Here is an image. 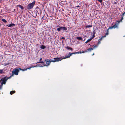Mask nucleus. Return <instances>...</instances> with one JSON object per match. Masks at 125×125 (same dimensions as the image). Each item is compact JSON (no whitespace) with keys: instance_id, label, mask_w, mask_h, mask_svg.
Returning a JSON list of instances; mask_svg holds the SVG:
<instances>
[{"instance_id":"obj_15","label":"nucleus","mask_w":125,"mask_h":125,"mask_svg":"<svg viewBox=\"0 0 125 125\" xmlns=\"http://www.w3.org/2000/svg\"><path fill=\"white\" fill-rule=\"evenodd\" d=\"M76 39L78 40L82 41L83 39V38L81 37H77Z\"/></svg>"},{"instance_id":"obj_3","label":"nucleus","mask_w":125,"mask_h":125,"mask_svg":"<svg viewBox=\"0 0 125 125\" xmlns=\"http://www.w3.org/2000/svg\"><path fill=\"white\" fill-rule=\"evenodd\" d=\"M19 68H15L13 69V70L12 71V75L10 76L11 78L13 76L14 74L17 75L18 74V73L20 70H19Z\"/></svg>"},{"instance_id":"obj_5","label":"nucleus","mask_w":125,"mask_h":125,"mask_svg":"<svg viewBox=\"0 0 125 125\" xmlns=\"http://www.w3.org/2000/svg\"><path fill=\"white\" fill-rule=\"evenodd\" d=\"M78 53H79V52H75L74 53L69 52V54L68 55H65L64 57L62 58V59H65L66 58H69L73 54H78Z\"/></svg>"},{"instance_id":"obj_35","label":"nucleus","mask_w":125,"mask_h":125,"mask_svg":"<svg viewBox=\"0 0 125 125\" xmlns=\"http://www.w3.org/2000/svg\"><path fill=\"white\" fill-rule=\"evenodd\" d=\"M61 39H62L64 40L65 39V38L64 37H62L61 38Z\"/></svg>"},{"instance_id":"obj_39","label":"nucleus","mask_w":125,"mask_h":125,"mask_svg":"<svg viewBox=\"0 0 125 125\" xmlns=\"http://www.w3.org/2000/svg\"><path fill=\"white\" fill-rule=\"evenodd\" d=\"M109 29H108V28L107 30V32H109Z\"/></svg>"},{"instance_id":"obj_7","label":"nucleus","mask_w":125,"mask_h":125,"mask_svg":"<svg viewBox=\"0 0 125 125\" xmlns=\"http://www.w3.org/2000/svg\"><path fill=\"white\" fill-rule=\"evenodd\" d=\"M36 10L38 14L39 13L40 14L42 13V11L39 8L38 6H37L36 8Z\"/></svg>"},{"instance_id":"obj_4","label":"nucleus","mask_w":125,"mask_h":125,"mask_svg":"<svg viewBox=\"0 0 125 125\" xmlns=\"http://www.w3.org/2000/svg\"><path fill=\"white\" fill-rule=\"evenodd\" d=\"M35 1H33L31 3L29 4L26 6V8L28 10H30L32 9L35 5Z\"/></svg>"},{"instance_id":"obj_24","label":"nucleus","mask_w":125,"mask_h":125,"mask_svg":"<svg viewBox=\"0 0 125 125\" xmlns=\"http://www.w3.org/2000/svg\"><path fill=\"white\" fill-rule=\"evenodd\" d=\"M49 62H50V63L51 62H55L54 60L52 59H50L49 60Z\"/></svg>"},{"instance_id":"obj_43","label":"nucleus","mask_w":125,"mask_h":125,"mask_svg":"<svg viewBox=\"0 0 125 125\" xmlns=\"http://www.w3.org/2000/svg\"><path fill=\"white\" fill-rule=\"evenodd\" d=\"M14 11H15V9H14Z\"/></svg>"},{"instance_id":"obj_37","label":"nucleus","mask_w":125,"mask_h":125,"mask_svg":"<svg viewBox=\"0 0 125 125\" xmlns=\"http://www.w3.org/2000/svg\"><path fill=\"white\" fill-rule=\"evenodd\" d=\"M76 7H77V8H79H79H80V6H79V5H78V6H76Z\"/></svg>"},{"instance_id":"obj_33","label":"nucleus","mask_w":125,"mask_h":125,"mask_svg":"<svg viewBox=\"0 0 125 125\" xmlns=\"http://www.w3.org/2000/svg\"><path fill=\"white\" fill-rule=\"evenodd\" d=\"M98 1L101 3L103 1V0H98Z\"/></svg>"},{"instance_id":"obj_6","label":"nucleus","mask_w":125,"mask_h":125,"mask_svg":"<svg viewBox=\"0 0 125 125\" xmlns=\"http://www.w3.org/2000/svg\"><path fill=\"white\" fill-rule=\"evenodd\" d=\"M121 21H120V20L119 21H116V22L115 24L113 26H114V28L115 29L116 28H118V25L119 22Z\"/></svg>"},{"instance_id":"obj_19","label":"nucleus","mask_w":125,"mask_h":125,"mask_svg":"<svg viewBox=\"0 0 125 125\" xmlns=\"http://www.w3.org/2000/svg\"><path fill=\"white\" fill-rule=\"evenodd\" d=\"M19 70H21L23 71L27 70V69H28L27 68L26 69L24 68V69H22L21 68H19Z\"/></svg>"},{"instance_id":"obj_27","label":"nucleus","mask_w":125,"mask_h":125,"mask_svg":"<svg viewBox=\"0 0 125 125\" xmlns=\"http://www.w3.org/2000/svg\"><path fill=\"white\" fill-rule=\"evenodd\" d=\"M87 51L86 50H85V51H83L82 52H79V53H84L85 52H87Z\"/></svg>"},{"instance_id":"obj_38","label":"nucleus","mask_w":125,"mask_h":125,"mask_svg":"<svg viewBox=\"0 0 125 125\" xmlns=\"http://www.w3.org/2000/svg\"><path fill=\"white\" fill-rule=\"evenodd\" d=\"M42 60V58H41L40 59V62H41V61Z\"/></svg>"},{"instance_id":"obj_25","label":"nucleus","mask_w":125,"mask_h":125,"mask_svg":"<svg viewBox=\"0 0 125 125\" xmlns=\"http://www.w3.org/2000/svg\"><path fill=\"white\" fill-rule=\"evenodd\" d=\"M113 28H114V26H110V27H109V28H108V29H112Z\"/></svg>"},{"instance_id":"obj_11","label":"nucleus","mask_w":125,"mask_h":125,"mask_svg":"<svg viewBox=\"0 0 125 125\" xmlns=\"http://www.w3.org/2000/svg\"><path fill=\"white\" fill-rule=\"evenodd\" d=\"M125 12H124L123 14H122L121 15V19L120 20V21H122V20H123V17H124V16L125 15Z\"/></svg>"},{"instance_id":"obj_36","label":"nucleus","mask_w":125,"mask_h":125,"mask_svg":"<svg viewBox=\"0 0 125 125\" xmlns=\"http://www.w3.org/2000/svg\"><path fill=\"white\" fill-rule=\"evenodd\" d=\"M97 45H95L94 46V48L97 47Z\"/></svg>"},{"instance_id":"obj_30","label":"nucleus","mask_w":125,"mask_h":125,"mask_svg":"<svg viewBox=\"0 0 125 125\" xmlns=\"http://www.w3.org/2000/svg\"><path fill=\"white\" fill-rule=\"evenodd\" d=\"M2 86L3 85H2L1 84L0 85V90L2 89Z\"/></svg>"},{"instance_id":"obj_10","label":"nucleus","mask_w":125,"mask_h":125,"mask_svg":"<svg viewBox=\"0 0 125 125\" xmlns=\"http://www.w3.org/2000/svg\"><path fill=\"white\" fill-rule=\"evenodd\" d=\"M61 30L64 31V30L66 31L67 30V28L66 27H60Z\"/></svg>"},{"instance_id":"obj_21","label":"nucleus","mask_w":125,"mask_h":125,"mask_svg":"<svg viewBox=\"0 0 125 125\" xmlns=\"http://www.w3.org/2000/svg\"><path fill=\"white\" fill-rule=\"evenodd\" d=\"M2 21H3L5 23H6L7 22V21H6V20L4 19H2Z\"/></svg>"},{"instance_id":"obj_13","label":"nucleus","mask_w":125,"mask_h":125,"mask_svg":"<svg viewBox=\"0 0 125 125\" xmlns=\"http://www.w3.org/2000/svg\"><path fill=\"white\" fill-rule=\"evenodd\" d=\"M16 6L19 7L22 10H23L24 9V7L21 5H18Z\"/></svg>"},{"instance_id":"obj_9","label":"nucleus","mask_w":125,"mask_h":125,"mask_svg":"<svg viewBox=\"0 0 125 125\" xmlns=\"http://www.w3.org/2000/svg\"><path fill=\"white\" fill-rule=\"evenodd\" d=\"M54 60L55 62L61 61L62 60V59L61 58L56 57L54 58Z\"/></svg>"},{"instance_id":"obj_34","label":"nucleus","mask_w":125,"mask_h":125,"mask_svg":"<svg viewBox=\"0 0 125 125\" xmlns=\"http://www.w3.org/2000/svg\"><path fill=\"white\" fill-rule=\"evenodd\" d=\"M101 43V42H100V41H99L97 43V44L98 45L99 44H100Z\"/></svg>"},{"instance_id":"obj_23","label":"nucleus","mask_w":125,"mask_h":125,"mask_svg":"<svg viewBox=\"0 0 125 125\" xmlns=\"http://www.w3.org/2000/svg\"><path fill=\"white\" fill-rule=\"evenodd\" d=\"M92 26V25H86L85 26V27L86 28L91 27Z\"/></svg>"},{"instance_id":"obj_26","label":"nucleus","mask_w":125,"mask_h":125,"mask_svg":"<svg viewBox=\"0 0 125 125\" xmlns=\"http://www.w3.org/2000/svg\"><path fill=\"white\" fill-rule=\"evenodd\" d=\"M96 33L95 30H94L93 31V34L95 35Z\"/></svg>"},{"instance_id":"obj_18","label":"nucleus","mask_w":125,"mask_h":125,"mask_svg":"<svg viewBox=\"0 0 125 125\" xmlns=\"http://www.w3.org/2000/svg\"><path fill=\"white\" fill-rule=\"evenodd\" d=\"M19 70H21L23 71L27 70V69H28L27 68L26 69L24 68V69H22L21 68H19Z\"/></svg>"},{"instance_id":"obj_41","label":"nucleus","mask_w":125,"mask_h":125,"mask_svg":"<svg viewBox=\"0 0 125 125\" xmlns=\"http://www.w3.org/2000/svg\"><path fill=\"white\" fill-rule=\"evenodd\" d=\"M98 6H99L100 7V5H98Z\"/></svg>"},{"instance_id":"obj_12","label":"nucleus","mask_w":125,"mask_h":125,"mask_svg":"<svg viewBox=\"0 0 125 125\" xmlns=\"http://www.w3.org/2000/svg\"><path fill=\"white\" fill-rule=\"evenodd\" d=\"M46 48L45 46L43 45H41L40 46V48L42 49H44Z\"/></svg>"},{"instance_id":"obj_8","label":"nucleus","mask_w":125,"mask_h":125,"mask_svg":"<svg viewBox=\"0 0 125 125\" xmlns=\"http://www.w3.org/2000/svg\"><path fill=\"white\" fill-rule=\"evenodd\" d=\"M6 26L9 27H11L12 29H14V28L13 27L15 26V25L14 23H11L9 25H7Z\"/></svg>"},{"instance_id":"obj_31","label":"nucleus","mask_w":125,"mask_h":125,"mask_svg":"<svg viewBox=\"0 0 125 125\" xmlns=\"http://www.w3.org/2000/svg\"><path fill=\"white\" fill-rule=\"evenodd\" d=\"M61 30V27H60L59 28H58L57 29V30L58 31H60Z\"/></svg>"},{"instance_id":"obj_22","label":"nucleus","mask_w":125,"mask_h":125,"mask_svg":"<svg viewBox=\"0 0 125 125\" xmlns=\"http://www.w3.org/2000/svg\"><path fill=\"white\" fill-rule=\"evenodd\" d=\"M93 48H89L87 50V51H91L93 50Z\"/></svg>"},{"instance_id":"obj_16","label":"nucleus","mask_w":125,"mask_h":125,"mask_svg":"<svg viewBox=\"0 0 125 125\" xmlns=\"http://www.w3.org/2000/svg\"><path fill=\"white\" fill-rule=\"evenodd\" d=\"M15 93V91H10V94L11 95H12L14 93Z\"/></svg>"},{"instance_id":"obj_2","label":"nucleus","mask_w":125,"mask_h":125,"mask_svg":"<svg viewBox=\"0 0 125 125\" xmlns=\"http://www.w3.org/2000/svg\"><path fill=\"white\" fill-rule=\"evenodd\" d=\"M46 62V64L44 65L43 66H41L42 67H43L44 66H49L50 63V62H49V59H47V60H45L44 61V62L42 61V62H37L36 63L37 64V63H44Z\"/></svg>"},{"instance_id":"obj_40","label":"nucleus","mask_w":125,"mask_h":125,"mask_svg":"<svg viewBox=\"0 0 125 125\" xmlns=\"http://www.w3.org/2000/svg\"><path fill=\"white\" fill-rule=\"evenodd\" d=\"M9 64V63H7V64H6L5 65H8Z\"/></svg>"},{"instance_id":"obj_42","label":"nucleus","mask_w":125,"mask_h":125,"mask_svg":"<svg viewBox=\"0 0 125 125\" xmlns=\"http://www.w3.org/2000/svg\"><path fill=\"white\" fill-rule=\"evenodd\" d=\"M94 53H93V54L92 55H94Z\"/></svg>"},{"instance_id":"obj_1","label":"nucleus","mask_w":125,"mask_h":125,"mask_svg":"<svg viewBox=\"0 0 125 125\" xmlns=\"http://www.w3.org/2000/svg\"><path fill=\"white\" fill-rule=\"evenodd\" d=\"M10 78V77H7L6 76L3 77L0 80V82L2 85L3 84H5L7 80Z\"/></svg>"},{"instance_id":"obj_32","label":"nucleus","mask_w":125,"mask_h":125,"mask_svg":"<svg viewBox=\"0 0 125 125\" xmlns=\"http://www.w3.org/2000/svg\"><path fill=\"white\" fill-rule=\"evenodd\" d=\"M3 72L2 70L0 69V74L2 73Z\"/></svg>"},{"instance_id":"obj_29","label":"nucleus","mask_w":125,"mask_h":125,"mask_svg":"<svg viewBox=\"0 0 125 125\" xmlns=\"http://www.w3.org/2000/svg\"><path fill=\"white\" fill-rule=\"evenodd\" d=\"M35 67V66H31V67H29V68H27V69H30L31 68H32V67Z\"/></svg>"},{"instance_id":"obj_20","label":"nucleus","mask_w":125,"mask_h":125,"mask_svg":"<svg viewBox=\"0 0 125 125\" xmlns=\"http://www.w3.org/2000/svg\"><path fill=\"white\" fill-rule=\"evenodd\" d=\"M108 34V32H107L105 34V35L104 37H102L99 40H101L102 39V37H106V36Z\"/></svg>"},{"instance_id":"obj_14","label":"nucleus","mask_w":125,"mask_h":125,"mask_svg":"<svg viewBox=\"0 0 125 125\" xmlns=\"http://www.w3.org/2000/svg\"><path fill=\"white\" fill-rule=\"evenodd\" d=\"M65 48L67 49L68 50H71V51H72L73 50V49L72 48H71L70 47H69L68 46H67L66 47H65Z\"/></svg>"},{"instance_id":"obj_28","label":"nucleus","mask_w":125,"mask_h":125,"mask_svg":"<svg viewBox=\"0 0 125 125\" xmlns=\"http://www.w3.org/2000/svg\"><path fill=\"white\" fill-rule=\"evenodd\" d=\"M95 35L93 34V35L92 37H91L90 38L92 40L93 38H94L95 37Z\"/></svg>"},{"instance_id":"obj_17","label":"nucleus","mask_w":125,"mask_h":125,"mask_svg":"<svg viewBox=\"0 0 125 125\" xmlns=\"http://www.w3.org/2000/svg\"><path fill=\"white\" fill-rule=\"evenodd\" d=\"M92 40V39L90 38V39L88 40L87 41L85 42V43H87L88 42Z\"/></svg>"}]
</instances>
